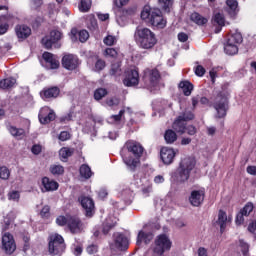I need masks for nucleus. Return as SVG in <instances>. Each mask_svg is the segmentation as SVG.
<instances>
[{
	"label": "nucleus",
	"instance_id": "f257e3e1",
	"mask_svg": "<svg viewBox=\"0 0 256 256\" xmlns=\"http://www.w3.org/2000/svg\"><path fill=\"white\" fill-rule=\"evenodd\" d=\"M120 154L129 171H135L139 165V159L143 155V146L133 140L127 141Z\"/></svg>",
	"mask_w": 256,
	"mask_h": 256
},
{
	"label": "nucleus",
	"instance_id": "f03ea898",
	"mask_svg": "<svg viewBox=\"0 0 256 256\" xmlns=\"http://www.w3.org/2000/svg\"><path fill=\"white\" fill-rule=\"evenodd\" d=\"M134 41L140 49H153L157 45V36L149 28L137 27L134 32Z\"/></svg>",
	"mask_w": 256,
	"mask_h": 256
},
{
	"label": "nucleus",
	"instance_id": "7ed1b4c3",
	"mask_svg": "<svg viewBox=\"0 0 256 256\" xmlns=\"http://www.w3.org/2000/svg\"><path fill=\"white\" fill-rule=\"evenodd\" d=\"M141 19L143 21H149L153 27H157L158 29H165L167 25V20L163 18V13L159 8L145 6L141 12Z\"/></svg>",
	"mask_w": 256,
	"mask_h": 256
},
{
	"label": "nucleus",
	"instance_id": "20e7f679",
	"mask_svg": "<svg viewBox=\"0 0 256 256\" xmlns=\"http://www.w3.org/2000/svg\"><path fill=\"white\" fill-rule=\"evenodd\" d=\"M195 163V158L193 157H185L182 159L175 174L176 180L180 183H185V181H188L191 171H193L195 168Z\"/></svg>",
	"mask_w": 256,
	"mask_h": 256
},
{
	"label": "nucleus",
	"instance_id": "39448f33",
	"mask_svg": "<svg viewBox=\"0 0 256 256\" xmlns=\"http://www.w3.org/2000/svg\"><path fill=\"white\" fill-rule=\"evenodd\" d=\"M161 75L159 74V70L157 69H149L144 70L143 83L145 89H148L151 93H155L159 91V78Z\"/></svg>",
	"mask_w": 256,
	"mask_h": 256
},
{
	"label": "nucleus",
	"instance_id": "423d86ee",
	"mask_svg": "<svg viewBox=\"0 0 256 256\" xmlns=\"http://www.w3.org/2000/svg\"><path fill=\"white\" fill-rule=\"evenodd\" d=\"M229 103V93L220 92L214 99L213 107L216 111V117L223 119L227 115V105Z\"/></svg>",
	"mask_w": 256,
	"mask_h": 256
},
{
	"label": "nucleus",
	"instance_id": "0eeeda50",
	"mask_svg": "<svg viewBox=\"0 0 256 256\" xmlns=\"http://www.w3.org/2000/svg\"><path fill=\"white\" fill-rule=\"evenodd\" d=\"M171 247H173L171 238L166 234H160L155 239L153 251L157 256H163L167 251H171Z\"/></svg>",
	"mask_w": 256,
	"mask_h": 256
},
{
	"label": "nucleus",
	"instance_id": "6e6552de",
	"mask_svg": "<svg viewBox=\"0 0 256 256\" xmlns=\"http://www.w3.org/2000/svg\"><path fill=\"white\" fill-rule=\"evenodd\" d=\"M241 43H243V36L239 31H235L229 36L227 43L224 46L225 53L227 55H237L239 51L238 45H241Z\"/></svg>",
	"mask_w": 256,
	"mask_h": 256
},
{
	"label": "nucleus",
	"instance_id": "1a4fd4ad",
	"mask_svg": "<svg viewBox=\"0 0 256 256\" xmlns=\"http://www.w3.org/2000/svg\"><path fill=\"white\" fill-rule=\"evenodd\" d=\"M194 118H195V115L193 114V112H191V110L189 109H186L174 121L172 125L174 131H176V133H180V135H183L187 127V121H193Z\"/></svg>",
	"mask_w": 256,
	"mask_h": 256
},
{
	"label": "nucleus",
	"instance_id": "9d476101",
	"mask_svg": "<svg viewBox=\"0 0 256 256\" xmlns=\"http://www.w3.org/2000/svg\"><path fill=\"white\" fill-rule=\"evenodd\" d=\"M48 249L50 255H61L65 251V240L59 234H52L50 236Z\"/></svg>",
	"mask_w": 256,
	"mask_h": 256
},
{
	"label": "nucleus",
	"instance_id": "9b49d317",
	"mask_svg": "<svg viewBox=\"0 0 256 256\" xmlns=\"http://www.w3.org/2000/svg\"><path fill=\"white\" fill-rule=\"evenodd\" d=\"M62 37H63V34L61 33V31L53 30L50 32L49 36H45L44 38H42V45L46 49H51V47H53V45H55V47L57 49H59L61 47V45H59L57 43H59V41H61Z\"/></svg>",
	"mask_w": 256,
	"mask_h": 256
},
{
	"label": "nucleus",
	"instance_id": "f8f14e48",
	"mask_svg": "<svg viewBox=\"0 0 256 256\" xmlns=\"http://www.w3.org/2000/svg\"><path fill=\"white\" fill-rule=\"evenodd\" d=\"M2 249L8 255L15 253V249H17V245L15 244V239L13 235L10 233H4L2 235Z\"/></svg>",
	"mask_w": 256,
	"mask_h": 256
},
{
	"label": "nucleus",
	"instance_id": "ddd939ff",
	"mask_svg": "<svg viewBox=\"0 0 256 256\" xmlns=\"http://www.w3.org/2000/svg\"><path fill=\"white\" fill-rule=\"evenodd\" d=\"M123 83L126 87H135L139 85V71L137 69H128L125 72Z\"/></svg>",
	"mask_w": 256,
	"mask_h": 256
},
{
	"label": "nucleus",
	"instance_id": "4468645a",
	"mask_svg": "<svg viewBox=\"0 0 256 256\" xmlns=\"http://www.w3.org/2000/svg\"><path fill=\"white\" fill-rule=\"evenodd\" d=\"M62 66L68 71H75L79 67V58L73 54L64 55L62 58Z\"/></svg>",
	"mask_w": 256,
	"mask_h": 256
},
{
	"label": "nucleus",
	"instance_id": "2eb2a0df",
	"mask_svg": "<svg viewBox=\"0 0 256 256\" xmlns=\"http://www.w3.org/2000/svg\"><path fill=\"white\" fill-rule=\"evenodd\" d=\"M134 179L139 187H142V192L144 194L151 193L153 191V185L149 182V179L143 177V172H139L134 175Z\"/></svg>",
	"mask_w": 256,
	"mask_h": 256
},
{
	"label": "nucleus",
	"instance_id": "dca6fc26",
	"mask_svg": "<svg viewBox=\"0 0 256 256\" xmlns=\"http://www.w3.org/2000/svg\"><path fill=\"white\" fill-rule=\"evenodd\" d=\"M79 202L86 211V216L93 217V213L95 212V202H93V199L87 196H80Z\"/></svg>",
	"mask_w": 256,
	"mask_h": 256
},
{
	"label": "nucleus",
	"instance_id": "f3484780",
	"mask_svg": "<svg viewBox=\"0 0 256 256\" xmlns=\"http://www.w3.org/2000/svg\"><path fill=\"white\" fill-rule=\"evenodd\" d=\"M55 117V112L53 110H50L47 106L43 107L38 115L39 121L40 123H42V125H47V123L55 121Z\"/></svg>",
	"mask_w": 256,
	"mask_h": 256
},
{
	"label": "nucleus",
	"instance_id": "a211bd4d",
	"mask_svg": "<svg viewBox=\"0 0 256 256\" xmlns=\"http://www.w3.org/2000/svg\"><path fill=\"white\" fill-rule=\"evenodd\" d=\"M175 155H177V152L173 148L163 147L160 151V157L164 165H171L175 159Z\"/></svg>",
	"mask_w": 256,
	"mask_h": 256
},
{
	"label": "nucleus",
	"instance_id": "6ab92c4d",
	"mask_svg": "<svg viewBox=\"0 0 256 256\" xmlns=\"http://www.w3.org/2000/svg\"><path fill=\"white\" fill-rule=\"evenodd\" d=\"M205 201V191L203 190H194L189 196V203L192 207H199Z\"/></svg>",
	"mask_w": 256,
	"mask_h": 256
},
{
	"label": "nucleus",
	"instance_id": "aec40b11",
	"mask_svg": "<svg viewBox=\"0 0 256 256\" xmlns=\"http://www.w3.org/2000/svg\"><path fill=\"white\" fill-rule=\"evenodd\" d=\"M44 61L46 62V66L49 69H59V58L52 53L44 52L42 55Z\"/></svg>",
	"mask_w": 256,
	"mask_h": 256
},
{
	"label": "nucleus",
	"instance_id": "412c9836",
	"mask_svg": "<svg viewBox=\"0 0 256 256\" xmlns=\"http://www.w3.org/2000/svg\"><path fill=\"white\" fill-rule=\"evenodd\" d=\"M231 216H227V213L223 210H220L218 213V220L216 221L217 225L220 227L221 233L225 231L227 224L231 223Z\"/></svg>",
	"mask_w": 256,
	"mask_h": 256
},
{
	"label": "nucleus",
	"instance_id": "4be33fe9",
	"mask_svg": "<svg viewBox=\"0 0 256 256\" xmlns=\"http://www.w3.org/2000/svg\"><path fill=\"white\" fill-rule=\"evenodd\" d=\"M114 239L115 246L117 249H120V251H123L129 247V239L125 235L116 233L114 234Z\"/></svg>",
	"mask_w": 256,
	"mask_h": 256
},
{
	"label": "nucleus",
	"instance_id": "5701e85b",
	"mask_svg": "<svg viewBox=\"0 0 256 256\" xmlns=\"http://www.w3.org/2000/svg\"><path fill=\"white\" fill-rule=\"evenodd\" d=\"M153 241V233L147 231L145 228L143 230L139 231L137 236V245H141L142 243H145L146 245L151 243Z\"/></svg>",
	"mask_w": 256,
	"mask_h": 256
},
{
	"label": "nucleus",
	"instance_id": "b1692460",
	"mask_svg": "<svg viewBox=\"0 0 256 256\" xmlns=\"http://www.w3.org/2000/svg\"><path fill=\"white\" fill-rule=\"evenodd\" d=\"M118 221V217L108 216L102 224V231L104 235H107V233H109V230L115 227V225H117Z\"/></svg>",
	"mask_w": 256,
	"mask_h": 256
},
{
	"label": "nucleus",
	"instance_id": "393cba45",
	"mask_svg": "<svg viewBox=\"0 0 256 256\" xmlns=\"http://www.w3.org/2000/svg\"><path fill=\"white\" fill-rule=\"evenodd\" d=\"M68 227L71 233H79L81 231V220L77 216H68Z\"/></svg>",
	"mask_w": 256,
	"mask_h": 256
},
{
	"label": "nucleus",
	"instance_id": "a878e982",
	"mask_svg": "<svg viewBox=\"0 0 256 256\" xmlns=\"http://www.w3.org/2000/svg\"><path fill=\"white\" fill-rule=\"evenodd\" d=\"M42 185L45 191H57L59 189V183L55 180L49 179L48 177L42 178Z\"/></svg>",
	"mask_w": 256,
	"mask_h": 256
},
{
	"label": "nucleus",
	"instance_id": "bb28decb",
	"mask_svg": "<svg viewBox=\"0 0 256 256\" xmlns=\"http://www.w3.org/2000/svg\"><path fill=\"white\" fill-rule=\"evenodd\" d=\"M59 88L57 87H52L48 88L46 90H43L40 95L42 99H56V97H59Z\"/></svg>",
	"mask_w": 256,
	"mask_h": 256
},
{
	"label": "nucleus",
	"instance_id": "cd10ccee",
	"mask_svg": "<svg viewBox=\"0 0 256 256\" xmlns=\"http://www.w3.org/2000/svg\"><path fill=\"white\" fill-rule=\"evenodd\" d=\"M18 39H27L31 35V28L25 25H18L15 28Z\"/></svg>",
	"mask_w": 256,
	"mask_h": 256
},
{
	"label": "nucleus",
	"instance_id": "c85d7f7f",
	"mask_svg": "<svg viewBox=\"0 0 256 256\" xmlns=\"http://www.w3.org/2000/svg\"><path fill=\"white\" fill-rule=\"evenodd\" d=\"M8 131L12 137L16 139H23L25 137V130L23 128H17L15 126H8Z\"/></svg>",
	"mask_w": 256,
	"mask_h": 256
},
{
	"label": "nucleus",
	"instance_id": "c756f323",
	"mask_svg": "<svg viewBox=\"0 0 256 256\" xmlns=\"http://www.w3.org/2000/svg\"><path fill=\"white\" fill-rule=\"evenodd\" d=\"M179 87L182 90V93H184V95L186 97H189V95H191L192 91H193V84L189 81H181L179 83Z\"/></svg>",
	"mask_w": 256,
	"mask_h": 256
},
{
	"label": "nucleus",
	"instance_id": "7c9ffc66",
	"mask_svg": "<svg viewBox=\"0 0 256 256\" xmlns=\"http://www.w3.org/2000/svg\"><path fill=\"white\" fill-rule=\"evenodd\" d=\"M226 5L228 7V13L229 15H231L232 17H234V15L237 14V11H239L238 7H239V2H237V0H227L226 1Z\"/></svg>",
	"mask_w": 256,
	"mask_h": 256
},
{
	"label": "nucleus",
	"instance_id": "2f4dec72",
	"mask_svg": "<svg viewBox=\"0 0 256 256\" xmlns=\"http://www.w3.org/2000/svg\"><path fill=\"white\" fill-rule=\"evenodd\" d=\"M9 19H11V15L0 16V35H5V33H7V29H9L7 22Z\"/></svg>",
	"mask_w": 256,
	"mask_h": 256
},
{
	"label": "nucleus",
	"instance_id": "473e14b6",
	"mask_svg": "<svg viewBox=\"0 0 256 256\" xmlns=\"http://www.w3.org/2000/svg\"><path fill=\"white\" fill-rule=\"evenodd\" d=\"M73 153H74L73 148H68V147L61 148L59 151L61 161L66 162L67 159H69V157H71V155H73Z\"/></svg>",
	"mask_w": 256,
	"mask_h": 256
},
{
	"label": "nucleus",
	"instance_id": "72a5a7b5",
	"mask_svg": "<svg viewBox=\"0 0 256 256\" xmlns=\"http://www.w3.org/2000/svg\"><path fill=\"white\" fill-rule=\"evenodd\" d=\"M190 19L193 23H196V25H205L208 21L207 18L197 12L192 13Z\"/></svg>",
	"mask_w": 256,
	"mask_h": 256
},
{
	"label": "nucleus",
	"instance_id": "f704fd0d",
	"mask_svg": "<svg viewBox=\"0 0 256 256\" xmlns=\"http://www.w3.org/2000/svg\"><path fill=\"white\" fill-rule=\"evenodd\" d=\"M80 175L84 177V179H91V177H93V171H91L89 165L83 164L80 166Z\"/></svg>",
	"mask_w": 256,
	"mask_h": 256
},
{
	"label": "nucleus",
	"instance_id": "c9c22d12",
	"mask_svg": "<svg viewBox=\"0 0 256 256\" xmlns=\"http://www.w3.org/2000/svg\"><path fill=\"white\" fill-rule=\"evenodd\" d=\"M17 80L15 78H6L0 81V89H11L15 87Z\"/></svg>",
	"mask_w": 256,
	"mask_h": 256
},
{
	"label": "nucleus",
	"instance_id": "e433bc0d",
	"mask_svg": "<svg viewBox=\"0 0 256 256\" xmlns=\"http://www.w3.org/2000/svg\"><path fill=\"white\" fill-rule=\"evenodd\" d=\"M164 139L166 141V143H168L169 145L175 143V141H177V133H175V131L169 129L166 130L165 134H164Z\"/></svg>",
	"mask_w": 256,
	"mask_h": 256
},
{
	"label": "nucleus",
	"instance_id": "4c0bfd02",
	"mask_svg": "<svg viewBox=\"0 0 256 256\" xmlns=\"http://www.w3.org/2000/svg\"><path fill=\"white\" fill-rule=\"evenodd\" d=\"M125 113L127 110H120L119 114L112 115L108 118L109 123H121V121H125Z\"/></svg>",
	"mask_w": 256,
	"mask_h": 256
},
{
	"label": "nucleus",
	"instance_id": "58836bf2",
	"mask_svg": "<svg viewBox=\"0 0 256 256\" xmlns=\"http://www.w3.org/2000/svg\"><path fill=\"white\" fill-rule=\"evenodd\" d=\"M92 1L91 0H80V4H79V11H81V13H87V11H89V9H91V5H92Z\"/></svg>",
	"mask_w": 256,
	"mask_h": 256
},
{
	"label": "nucleus",
	"instance_id": "ea45409f",
	"mask_svg": "<svg viewBox=\"0 0 256 256\" xmlns=\"http://www.w3.org/2000/svg\"><path fill=\"white\" fill-rule=\"evenodd\" d=\"M174 0H158V4L164 11L169 12L173 7Z\"/></svg>",
	"mask_w": 256,
	"mask_h": 256
},
{
	"label": "nucleus",
	"instance_id": "a19ab883",
	"mask_svg": "<svg viewBox=\"0 0 256 256\" xmlns=\"http://www.w3.org/2000/svg\"><path fill=\"white\" fill-rule=\"evenodd\" d=\"M50 173H52V175H63L65 168L62 165L54 164L50 166Z\"/></svg>",
	"mask_w": 256,
	"mask_h": 256
},
{
	"label": "nucleus",
	"instance_id": "79ce46f5",
	"mask_svg": "<svg viewBox=\"0 0 256 256\" xmlns=\"http://www.w3.org/2000/svg\"><path fill=\"white\" fill-rule=\"evenodd\" d=\"M87 27L90 31H97L98 24L95 16H89L87 19Z\"/></svg>",
	"mask_w": 256,
	"mask_h": 256
},
{
	"label": "nucleus",
	"instance_id": "37998d69",
	"mask_svg": "<svg viewBox=\"0 0 256 256\" xmlns=\"http://www.w3.org/2000/svg\"><path fill=\"white\" fill-rule=\"evenodd\" d=\"M117 55H119V51L115 48H106L104 51V57L108 59H116Z\"/></svg>",
	"mask_w": 256,
	"mask_h": 256
},
{
	"label": "nucleus",
	"instance_id": "c03bdc74",
	"mask_svg": "<svg viewBox=\"0 0 256 256\" xmlns=\"http://www.w3.org/2000/svg\"><path fill=\"white\" fill-rule=\"evenodd\" d=\"M105 95H107V89L105 88H98L94 91V99L96 101H101V99L105 97Z\"/></svg>",
	"mask_w": 256,
	"mask_h": 256
},
{
	"label": "nucleus",
	"instance_id": "a18cd8bd",
	"mask_svg": "<svg viewBox=\"0 0 256 256\" xmlns=\"http://www.w3.org/2000/svg\"><path fill=\"white\" fill-rule=\"evenodd\" d=\"M103 43H104V45H107L108 47H112V45L117 44V37H115L113 35H107L103 39Z\"/></svg>",
	"mask_w": 256,
	"mask_h": 256
},
{
	"label": "nucleus",
	"instance_id": "49530a36",
	"mask_svg": "<svg viewBox=\"0 0 256 256\" xmlns=\"http://www.w3.org/2000/svg\"><path fill=\"white\" fill-rule=\"evenodd\" d=\"M11 175V172L9 171V168L3 166L0 167V179H3L4 181H7Z\"/></svg>",
	"mask_w": 256,
	"mask_h": 256
},
{
	"label": "nucleus",
	"instance_id": "de8ad7c7",
	"mask_svg": "<svg viewBox=\"0 0 256 256\" xmlns=\"http://www.w3.org/2000/svg\"><path fill=\"white\" fill-rule=\"evenodd\" d=\"M240 212H242V215L245 217H249L253 212V203H247Z\"/></svg>",
	"mask_w": 256,
	"mask_h": 256
},
{
	"label": "nucleus",
	"instance_id": "09e8293b",
	"mask_svg": "<svg viewBox=\"0 0 256 256\" xmlns=\"http://www.w3.org/2000/svg\"><path fill=\"white\" fill-rule=\"evenodd\" d=\"M214 23L219 25V27H223L225 25V17L221 13H217L214 15Z\"/></svg>",
	"mask_w": 256,
	"mask_h": 256
},
{
	"label": "nucleus",
	"instance_id": "8fccbe9b",
	"mask_svg": "<svg viewBox=\"0 0 256 256\" xmlns=\"http://www.w3.org/2000/svg\"><path fill=\"white\" fill-rule=\"evenodd\" d=\"M21 197V194H19V191L12 190L11 192L8 193V199L9 201H19Z\"/></svg>",
	"mask_w": 256,
	"mask_h": 256
},
{
	"label": "nucleus",
	"instance_id": "3c124183",
	"mask_svg": "<svg viewBox=\"0 0 256 256\" xmlns=\"http://www.w3.org/2000/svg\"><path fill=\"white\" fill-rule=\"evenodd\" d=\"M239 249L242 251L244 256H247V253H249V244H247L243 240H240L239 241Z\"/></svg>",
	"mask_w": 256,
	"mask_h": 256
},
{
	"label": "nucleus",
	"instance_id": "603ef678",
	"mask_svg": "<svg viewBox=\"0 0 256 256\" xmlns=\"http://www.w3.org/2000/svg\"><path fill=\"white\" fill-rule=\"evenodd\" d=\"M106 105H108V107H117V105H119V98L117 97L107 98Z\"/></svg>",
	"mask_w": 256,
	"mask_h": 256
},
{
	"label": "nucleus",
	"instance_id": "864d4df0",
	"mask_svg": "<svg viewBox=\"0 0 256 256\" xmlns=\"http://www.w3.org/2000/svg\"><path fill=\"white\" fill-rule=\"evenodd\" d=\"M78 37H79L80 43H85L87 39H89V32H87V30H81L78 33Z\"/></svg>",
	"mask_w": 256,
	"mask_h": 256
},
{
	"label": "nucleus",
	"instance_id": "5fc2aeb1",
	"mask_svg": "<svg viewBox=\"0 0 256 256\" xmlns=\"http://www.w3.org/2000/svg\"><path fill=\"white\" fill-rule=\"evenodd\" d=\"M56 223L57 225H59L60 227H63V225H68L69 224V216L65 217V216H59L56 219Z\"/></svg>",
	"mask_w": 256,
	"mask_h": 256
},
{
	"label": "nucleus",
	"instance_id": "6e6d98bb",
	"mask_svg": "<svg viewBox=\"0 0 256 256\" xmlns=\"http://www.w3.org/2000/svg\"><path fill=\"white\" fill-rule=\"evenodd\" d=\"M105 69V60L98 59L95 63V71H103Z\"/></svg>",
	"mask_w": 256,
	"mask_h": 256
},
{
	"label": "nucleus",
	"instance_id": "4d7b16f0",
	"mask_svg": "<svg viewBox=\"0 0 256 256\" xmlns=\"http://www.w3.org/2000/svg\"><path fill=\"white\" fill-rule=\"evenodd\" d=\"M165 205H167V203L165 202V200L161 199V198H156L155 199V206L156 209H160L161 211H163V209H165Z\"/></svg>",
	"mask_w": 256,
	"mask_h": 256
},
{
	"label": "nucleus",
	"instance_id": "13d9d810",
	"mask_svg": "<svg viewBox=\"0 0 256 256\" xmlns=\"http://www.w3.org/2000/svg\"><path fill=\"white\" fill-rule=\"evenodd\" d=\"M50 211H51V207L49 206H44L40 212L41 217H43V219H47V217H49L50 215Z\"/></svg>",
	"mask_w": 256,
	"mask_h": 256
},
{
	"label": "nucleus",
	"instance_id": "bf43d9fd",
	"mask_svg": "<svg viewBox=\"0 0 256 256\" xmlns=\"http://www.w3.org/2000/svg\"><path fill=\"white\" fill-rule=\"evenodd\" d=\"M111 75H121V68L119 64H113L110 70Z\"/></svg>",
	"mask_w": 256,
	"mask_h": 256
},
{
	"label": "nucleus",
	"instance_id": "052dcab7",
	"mask_svg": "<svg viewBox=\"0 0 256 256\" xmlns=\"http://www.w3.org/2000/svg\"><path fill=\"white\" fill-rule=\"evenodd\" d=\"M60 141H69L71 139V134L67 131H62L58 137Z\"/></svg>",
	"mask_w": 256,
	"mask_h": 256
},
{
	"label": "nucleus",
	"instance_id": "680f3d73",
	"mask_svg": "<svg viewBox=\"0 0 256 256\" xmlns=\"http://www.w3.org/2000/svg\"><path fill=\"white\" fill-rule=\"evenodd\" d=\"M127 3H129V0H114L113 4L115 5V7H117V9H121V7H125V5H127Z\"/></svg>",
	"mask_w": 256,
	"mask_h": 256
},
{
	"label": "nucleus",
	"instance_id": "e2e57ef3",
	"mask_svg": "<svg viewBox=\"0 0 256 256\" xmlns=\"http://www.w3.org/2000/svg\"><path fill=\"white\" fill-rule=\"evenodd\" d=\"M195 74L198 76V77H203L205 75V68L201 65H198L196 68H195Z\"/></svg>",
	"mask_w": 256,
	"mask_h": 256
},
{
	"label": "nucleus",
	"instance_id": "0e129e2a",
	"mask_svg": "<svg viewBox=\"0 0 256 256\" xmlns=\"http://www.w3.org/2000/svg\"><path fill=\"white\" fill-rule=\"evenodd\" d=\"M243 212H239L236 216V225H243L245 218Z\"/></svg>",
	"mask_w": 256,
	"mask_h": 256
},
{
	"label": "nucleus",
	"instance_id": "69168bd1",
	"mask_svg": "<svg viewBox=\"0 0 256 256\" xmlns=\"http://www.w3.org/2000/svg\"><path fill=\"white\" fill-rule=\"evenodd\" d=\"M185 133H188L189 135H195L197 133V128L193 125L186 126Z\"/></svg>",
	"mask_w": 256,
	"mask_h": 256
},
{
	"label": "nucleus",
	"instance_id": "338daca9",
	"mask_svg": "<svg viewBox=\"0 0 256 256\" xmlns=\"http://www.w3.org/2000/svg\"><path fill=\"white\" fill-rule=\"evenodd\" d=\"M97 245H95V244H92V245H90V246H88L87 248H86V251H87V253L89 254V255H93V254H95V253H97Z\"/></svg>",
	"mask_w": 256,
	"mask_h": 256
},
{
	"label": "nucleus",
	"instance_id": "774afa93",
	"mask_svg": "<svg viewBox=\"0 0 256 256\" xmlns=\"http://www.w3.org/2000/svg\"><path fill=\"white\" fill-rule=\"evenodd\" d=\"M248 231L252 233V235H254V237L256 238V221L249 224Z\"/></svg>",
	"mask_w": 256,
	"mask_h": 256
}]
</instances>
